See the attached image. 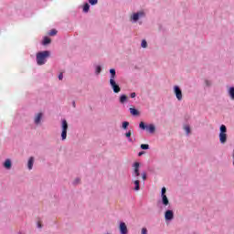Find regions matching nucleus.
<instances>
[{"instance_id":"7","label":"nucleus","mask_w":234,"mask_h":234,"mask_svg":"<svg viewBox=\"0 0 234 234\" xmlns=\"http://www.w3.org/2000/svg\"><path fill=\"white\" fill-rule=\"evenodd\" d=\"M139 128L142 129V131H147V133H150V134H153L154 131H156V126H154V124L150 123L147 125L144 122L139 123Z\"/></svg>"},{"instance_id":"32","label":"nucleus","mask_w":234,"mask_h":234,"mask_svg":"<svg viewBox=\"0 0 234 234\" xmlns=\"http://www.w3.org/2000/svg\"><path fill=\"white\" fill-rule=\"evenodd\" d=\"M141 234H147V229L145 228H143Z\"/></svg>"},{"instance_id":"5","label":"nucleus","mask_w":234,"mask_h":234,"mask_svg":"<svg viewBox=\"0 0 234 234\" xmlns=\"http://www.w3.org/2000/svg\"><path fill=\"white\" fill-rule=\"evenodd\" d=\"M61 133H60V139L62 142H65L67 140V132L69 131V122L66 119H61Z\"/></svg>"},{"instance_id":"9","label":"nucleus","mask_w":234,"mask_h":234,"mask_svg":"<svg viewBox=\"0 0 234 234\" xmlns=\"http://www.w3.org/2000/svg\"><path fill=\"white\" fill-rule=\"evenodd\" d=\"M175 218V211L173 209H166L165 211V222H171Z\"/></svg>"},{"instance_id":"38","label":"nucleus","mask_w":234,"mask_h":234,"mask_svg":"<svg viewBox=\"0 0 234 234\" xmlns=\"http://www.w3.org/2000/svg\"><path fill=\"white\" fill-rule=\"evenodd\" d=\"M139 25H142V22H139Z\"/></svg>"},{"instance_id":"4","label":"nucleus","mask_w":234,"mask_h":234,"mask_svg":"<svg viewBox=\"0 0 234 234\" xmlns=\"http://www.w3.org/2000/svg\"><path fill=\"white\" fill-rule=\"evenodd\" d=\"M219 142L222 144L228 142V127L225 124H221L219 127Z\"/></svg>"},{"instance_id":"8","label":"nucleus","mask_w":234,"mask_h":234,"mask_svg":"<svg viewBox=\"0 0 234 234\" xmlns=\"http://www.w3.org/2000/svg\"><path fill=\"white\" fill-rule=\"evenodd\" d=\"M133 172L132 176L133 178L138 179L140 178V163L135 162L132 165Z\"/></svg>"},{"instance_id":"25","label":"nucleus","mask_w":234,"mask_h":234,"mask_svg":"<svg viewBox=\"0 0 234 234\" xmlns=\"http://www.w3.org/2000/svg\"><path fill=\"white\" fill-rule=\"evenodd\" d=\"M141 149H143V151L149 150V144H141Z\"/></svg>"},{"instance_id":"10","label":"nucleus","mask_w":234,"mask_h":234,"mask_svg":"<svg viewBox=\"0 0 234 234\" xmlns=\"http://www.w3.org/2000/svg\"><path fill=\"white\" fill-rule=\"evenodd\" d=\"M174 94H176L178 101H182V89H180V86H174Z\"/></svg>"},{"instance_id":"21","label":"nucleus","mask_w":234,"mask_h":234,"mask_svg":"<svg viewBox=\"0 0 234 234\" xmlns=\"http://www.w3.org/2000/svg\"><path fill=\"white\" fill-rule=\"evenodd\" d=\"M51 41L52 40L50 39V37H45L42 41V45H44V46L50 45Z\"/></svg>"},{"instance_id":"34","label":"nucleus","mask_w":234,"mask_h":234,"mask_svg":"<svg viewBox=\"0 0 234 234\" xmlns=\"http://www.w3.org/2000/svg\"><path fill=\"white\" fill-rule=\"evenodd\" d=\"M58 80H63V73L58 74Z\"/></svg>"},{"instance_id":"2","label":"nucleus","mask_w":234,"mask_h":234,"mask_svg":"<svg viewBox=\"0 0 234 234\" xmlns=\"http://www.w3.org/2000/svg\"><path fill=\"white\" fill-rule=\"evenodd\" d=\"M110 86L112 87L114 94H119L122 92V88L118 83H116V69H110Z\"/></svg>"},{"instance_id":"35","label":"nucleus","mask_w":234,"mask_h":234,"mask_svg":"<svg viewBox=\"0 0 234 234\" xmlns=\"http://www.w3.org/2000/svg\"><path fill=\"white\" fill-rule=\"evenodd\" d=\"M144 154H145L144 151L139 152V153H138V156H142V155Z\"/></svg>"},{"instance_id":"20","label":"nucleus","mask_w":234,"mask_h":234,"mask_svg":"<svg viewBox=\"0 0 234 234\" xmlns=\"http://www.w3.org/2000/svg\"><path fill=\"white\" fill-rule=\"evenodd\" d=\"M83 12L84 14H88V12L90 10V5H89V3H85L83 5Z\"/></svg>"},{"instance_id":"24","label":"nucleus","mask_w":234,"mask_h":234,"mask_svg":"<svg viewBox=\"0 0 234 234\" xmlns=\"http://www.w3.org/2000/svg\"><path fill=\"white\" fill-rule=\"evenodd\" d=\"M142 48H147V40L143 39L141 42Z\"/></svg>"},{"instance_id":"13","label":"nucleus","mask_w":234,"mask_h":234,"mask_svg":"<svg viewBox=\"0 0 234 234\" xmlns=\"http://www.w3.org/2000/svg\"><path fill=\"white\" fill-rule=\"evenodd\" d=\"M3 167L6 169L7 171H10L12 169V160L11 159H5Z\"/></svg>"},{"instance_id":"3","label":"nucleus","mask_w":234,"mask_h":234,"mask_svg":"<svg viewBox=\"0 0 234 234\" xmlns=\"http://www.w3.org/2000/svg\"><path fill=\"white\" fill-rule=\"evenodd\" d=\"M167 188L165 186H163L161 189V200L158 201V204H162L163 207H161V209H165L166 207H171V203H169V198L167 197Z\"/></svg>"},{"instance_id":"39","label":"nucleus","mask_w":234,"mask_h":234,"mask_svg":"<svg viewBox=\"0 0 234 234\" xmlns=\"http://www.w3.org/2000/svg\"><path fill=\"white\" fill-rule=\"evenodd\" d=\"M17 234H23V233H21V232H18Z\"/></svg>"},{"instance_id":"27","label":"nucleus","mask_w":234,"mask_h":234,"mask_svg":"<svg viewBox=\"0 0 234 234\" xmlns=\"http://www.w3.org/2000/svg\"><path fill=\"white\" fill-rule=\"evenodd\" d=\"M90 5H91V6H94L96 5H98V0H88Z\"/></svg>"},{"instance_id":"11","label":"nucleus","mask_w":234,"mask_h":234,"mask_svg":"<svg viewBox=\"0 0 234 234\" xmlns=\"http://www.w3.org/2000/svg\"><path fill=\"white\" fill-rule=\"evenodd\" d=\"M43 120V112H38L35 114L34 123L35 125H41V121Z\"/></svg>"},{"instance_id":"31","label":"nucleus","mask_w":234,"mask_h":234,"mask_svg":"<svg viewBox=\"0 0 234 234\" xmlns=\"http://www.w3.org/2000/svg\"><path fill=\"white\" fill-rule=\"evenodd\" d=\"M141 175H142L143 180H147V173L143 172Z\"/></svg>"},{"instance_id":"28","label":"nucleus","mask_w":234,"mask_h":234,"mask_svg":"<svg viewBox=\"0 0 234 234\" xmlns=\"http://www.w3.org/2000/svg\"><path fill=\"white\" fill-rule=\"evenodd\" d=\"M58 34V30L52 29L49 31L48 36H56Z\"/></svg>"},{"instance_id":"1","label":"nucleus","mask_w":234,"mask_h":234,"mask_svg":"<svg viewBox=\"0 0 234 234\" xmlns=\"http://www.w3.org/2000/svg\"><path fill=\"white\" fill-rule=\"evenodd\" d=\"M50 50L39 51L36 54V62L38 67H43V65L47 64L48 61V58H50Z\"/></svg>"},{"instance_id":"29","label":"nucleus","mask_w":234,"mask_h":234,"mask_svg":"<svg viewBox=\"0 0 234 234\" xmlns=\"http://www.w3.org/2000/svg\"><path fill=\"white\" fill-rule=\"evenodd\" d=\"M81 181V179H80L79 177H77L74 181H73V186H78V184H80V182Z\"/></svg>"},{"instance_id":"12","label":"nucleus","mask_w":234,"mask_h":234,"mask_svg":"<svg viewBox=\"0 0 234 234\" xmlns=\"http://www.w3.org/2000/svg\"><path fill=\"white\" fill-rule=\"evenodd\" d=\"M119 230H120L121 234H128L129 233V230L127 229V225L123 221L120 222Z\"/></svg>"},{"instance_id":"17","label":"nucleus","mask_w":234,"mask_h":234,"mask_svg":"<svg viewBox=\"0 0 234 234\" xmlns=\"http://www.w3.org/2000/svg\"><path fill=\"white\" fill-rule=\"evenodd\" d=\"M124 136L127 138L128 142L133 143V138H131V136H133V132L131 130L126 132Z\"/></svg>"},{"instance_id":"22","label":"nucleus","mask_w":234,"mask_h":234,"mask_svg":"<svg viewBox=\"0 0 234 234\" xmlns=\"http://www.w3.org/2000/svg\"><path fill=\"white\" fill-rule=\"evenodd\" d=\"M100 74H101V66L96 65L95 66V75L100 76Z\"/></svg>"},{"instance_id":"30","label":"nucleus","mask_w":234,"mask_h":234,"mask_svg":"<svg viewBox=\"0 0 234 234\" xmlns=\"http://www.w3.org/2000/svg\"><path fill=\"white\" fill-rule=\"evenodd\" d=\"M185 131L186 134H189V133H191V128L189 126H185Z\"/></svg>"},{"instance_id":"26","label":"nucleus","mask_w":234,"mask_h":234,"mask_svg":"<svg viewBox=\"0 0 234 234\" xmlns=\"http://www.w3.org/2000/svg\"><path fill=\"white\" fill-rule=\"evenodd\" d=\"M211 85H213V83L211 82V80H205V86H206V87H211Z\"/></svg>"},{"instance_id":"18","label":"nucleus","mask_w":234,"mask_h":234,"mask_svg":"<svg viewBox=\"0 0 234 234\" xmlns=\"http://www.w3.org/2000/svg\"><path fill=\"white\" fill-rule=\"evenodd\" d=\"M119 101L122 105L127 101V95L122 94L119 98Z\"/></svg>"},{"instance_id":"19","label":"nucleus","mask_w":234,"mask_h":234,"mask_svg":"<svg viewBox=\"0 0 234 234\" xmlns=\"http://www.w3.org/2000/svg\"><path fill=\"white\" fill-rule=\"evenodd\" d=\"M133 184H134V191H140V180L135 179L133 180Z\"/></svg>"},{"instance_id":"23","label":"nucleus","mask_w":234,"mask_h":234,"mask_svg":"<svg viewBox=\"0 0 234 234\" xmlns=\"http://www.w3.org/2000/svg\"><path fill=\"white\" fill-rule=\"evenodd\" d=\"M129 127V122L124 121L122 123V129H123L124 131H127V128Z\"/></svg>"},{"instance_id":"33","label":"nucleus","mask_w":234,"mask_h":234,"mask_svg":"<svg viewBox=\"0 0 234 234\" xmlns=\"http://www.w3.org/2000/svg\"><path fill=\"white\" fill-rule=\"evenodd\" d=\"M130 98H136V92H132L130 94Z\"/></svg>"},{"instance_id":"37","label":"nucleus","mask_w":234,"mask_h":234,"mask_svg":"<svg viewBox=\"0 0 234 234\" xmlns=\"http://www.w3.org/2000/svg\"><path fill=\"white\" fill-rule=\"evenodd\" d=\"M72 106H73V107H76V101H73V102H72Z\"/></svg>"},{"instance_id":"6","label":"nucleus","mask_w":234,"mask_h":234,"mask_svg":"<svg viewBox=\"0 0 234 234\" xmlns=\"http://www.w3.org/2000/svg\"><path fill=\"white\" fill-rule=\"evenodd\" d=\"M146 14L144 11H138L131 15L130 21L131 23L134 24L137 23L139 20L144 19Z\"/></svg>"},{"instance_id":"16","label":"nucleus","mask_w":234,"mask_h":234,"mask_svg":"<svg viewBox=\"0 0 234 234\" xmlns=\"http://www.w3.org/2000/svg\"><path fill=\"white\" fill-rule=\"evenodd\" d=\"M129 112L132 116H140V112L136 108H130Z\"/></svg>"},{"instance_id":"36","label":"nucleus","mask_w":234,"mask_h":234,"mask_svg":"<svg viewBox=\"0 0 234 234\" xmlns=\"http://www.w3.org/2000/svg\"><path fill=\"white\" fill-rule=\"evenodd\" d=\"M37 228H38L39 229H41V228H43V225H41V223H37Z\"/></svg>"},{"instance_id":"15","label":"nucleus","mask_w":234,"mask_h":234,"mask_svg":"<svg viewBox=\"0 0 234 234\" xmlns=\"http://www.w3.org/2000/svg\"><path fill=\"white\" fill-rule=\"evenodd\" d=\"M227 94L234 101V86H230L227 90Z\"/></svg>"},{"instance_id":"14","label":"nucleus","mask_w":234,"mask_h":234,"mask_svg":"<svg viewBox=\"0 0 234 234\" xmlns=\"http://www.w3.org/2000/svg\"><path fill=\"white\" fill-rule=\"evenodd\" d=\"M35 158L34 156L29 157V159L27 160V169L28 171H32V169H34V162H35Z\"/></svg>"}]
</instances>
